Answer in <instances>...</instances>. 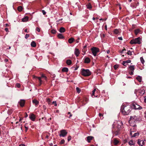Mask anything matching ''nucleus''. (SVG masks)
I'll return each mask as SVG.
<instances>
[{
  "label": "nucleus",
  "instance_id": "3",
  "mask_svg": "<svg viewBox=\"0 0 146 146\" xmlns=\"http://www.w3.org/2000/svg\"><path fill=\"white\" fill-rule=\"evenodd\" d=\"M141 38L139 37L135 38V39L132 40L130 42V43L131 44H140L141 43Z\"/></svg>",
  "mask_w": 146,
  "mask_h": 146
},
{
  "label": "nucleus",
  "instance_id": "64",
  "mask_svg": "<svg viewBox=\"0 0 146 146\" xmlns=\"http://www.w3.org/2000/svg\"><path fill=\"white\" fill-rule=\"evenodd\" d=\"M49 145L50 146H53V144L52 143H50Z\"/></svg>",
  "mask_w": 146,
  "mask_h": 146
},
{
  "label": "nucleus",
  "instance_id": "63",
  "mask_svg": "<svg viewBox=\"0 0 146 146\" xmlns=\"http://www.w3.org/2000/svg\"><path fill=\"white\" fill-rule=\"evenodd\" d=\"M110 51L109 50H108L107 51V54H109L110 53Z\"/></svg>",
  "mask_w": 146,
  "mask_h": 146
},
{
  "label": "nucleus",
  "instance_id": "15",
  "mask_svg": "<svg viewBox=\"0 0 146 146\" xmlns=\"http://www.w3.org/2000/svg\"><path fill=\"white\" fill-rule=\"evenodd\" d=\"M29 118L31 120L33 121H35V118H36L35 115L33 114H31L29 115Z\"/></svg>",
  "mask_w": 146,
  "mask_h": 146
},
{
  "label": "nucleus",
  "instance_id": "24",
  "mask_svg": "<svg viewBox=\"0 0 146 146\" xmlns=\"http://www.w3.org/2000/svg\"><path fill=\"white\" fill-rule=\"evenodd\" d=\"M59 31L61 33H64L65 31V29L63 27H61L59 30Z\"/></svg>",
  "mask_w": 146,
  "mask_h": 146
},
{
  "label": "nucleus",
  "instance_id": "41",
  "mask_svg": "<svg viewBox=\"0 0 146 146\" xmlns=\"http://www.w3.org/2000/svg\"><path fill=\"white\" fill-rule=\"evenodd\" d=\"M119 66L118 65L116 64L114 66L113 68L115 70H116L118 68Z\"/></svg>",
  "mask_w": 146,
  "mask_h": 146
},
{
  "label": "nucleus",
  "instance_id": "60",
  "mask_svg": "<svg viewBox=\"0 0 146 146\" xmlns=\"http://www.w3.org/2000/svg\"><path fill=\"white\" fill-rule=\"evenodd\" d=\"M25 32L26 33H28L29 32V31H28V30L27 29H25Z\"/></svg>",
  "mask_w": 146,
  "mask_h": 146
},
{
  "label": "nucleus",
  "instance_id": "37",
  "mask_svg": "<svg viewBox=\"0 0 146 146\" xmlns=\"http://www.w3.org/2000/svg\"><path fill=\"white\" fill-rule=\"evenodd\" d=\"M142 141V140L140 139H138L137 141V143L140 146H142V145H141L142 143H141V142Z\"/></svg>",
  "mask_w": 146,
  "mask_h": 146
},
{
  "label": "nucleus",
  "instance_id": "11",
  "mask_svg": "<svg viewBox=\"0 0 146 146\" xmlns=\"http://www.w3.org/2000/svg\"><path fill=\"white\" fill-rule=\"evenodd\" d=\"M123 124L122 123L121 121H119L117 122V125L116 127V128L117 129H120L123 126Z\"/></svg>",
  "mask_w": 146,
  "mask_h": 146
},
{
  "label": "nucleus",
  "instance_id": "29",
  "mask_svg": "<svg viewBox=\"0 0 146 146\" xmlns=\"http://www.w3.org/2000/svg\"><path fill=\"white\" fill-rule=\"evenodd\" d=\"M130 125L131 126L133 127H136V125L135 124V122H130Z\"/></svg>",
  "mask_w": 146,
  "mask_h": 146
},
{
  "label": "nucleus",
  "instance_id": "36",
  "mask_svg": "<svg viewBox=\"0 0 146 146\" xmlns=\"http://www.w3.org/2000/svg\"><path fill=\"white\" fill-rule=\"evenodd\" d=\"M113 32L115 34H117L119 33V30L117 29H115Z\"/></svg>",
  "mask_w": 146,
  "mask_h": 146
},
{
  "label": "nucleus",
  "instance_id": "38",
  "mask_svg": "<svg viewBox=\"0 0 146 146\" xmlns=\"http://www.w3.org/2000/svg\"><path fill=\"white\" fill-rule=\"evenodd\" d=\"M140 60L141 61V62L142 63V64H143L145 62L144 60L143 59V57H141L140 58Z\"/></svg>",
  "mask_w": 146,
  "mask_h": 146
},
{
  "label": "nucleus",
  "instance_id": "8",
  "mask_svg": "<svg viewBox=\"0 0 146 146\" xmlns=\"http://www.w3.org/2000/svg\"><path fill=\"white\" fill-rule=\"evenodd\" d=\"M92 53L94 56H96L97 53L100 51V50L99 48L94 47L91 48Z\"/></svg>",
  "mask_w": 146,
  "mask_h": 146
},
{
  "label": "nucleus",
  "instance_id": "30",
  "mask_svg": "<svg viewBox=\"0 0 146 146\" xmlns=\"http://www.w3.org/2000/svg\"><path fill=\"white\" fill-rule=\"evenodd\" d=\"M74 40V39L73 38H69L68 39V41L70 43H72Z\"/></svg>",
  "mask_w": 146,
  "mask_h": 146
},
{
  "label": "nucleus",
  "instance_id": "34",
  "mask_svg": "<svg viewBox=\"0 0 146 146\" xmlns=\"http://www.w3.org/2000/svg\"><path fill=\"white\" fill-rule=\"evenodd\" d=\"M136 79L138 80V81L139 82H141L142 79H141V78L140 76H138L136 78Z\"/></svg>",
  "mask_w": 146,
  "mask_h": 146
},
{
  "label": "nucleus",
  "instance_id": "32",
  "mask_svg": "<svg viewBox=\"0 0 146 146\" xmlns=\"http://www.w3.org/2000/svg\"><path fill=\"white\" fill-rule=\"evenodd\" d=\"M23 8L21 6H19V7H18V8H17L18 10L19 11H22L23 10Z\"/></svg>",
  "mask_w": 146,
  "mask_h": 146
},
{
  "label": "nucleus",
  "instance_id": "44",
  "mask_svg": "<svg viewBox=\"0 0 146 146\" xmlns=\"http://www.w3.org/2000/svg\"><path fill=\"white\" fill-rule=\"evenodd\" d=\"M29 36V35L28 34H26L25 36V38L26 39H27Z\"/></svg>",
  "mask_w": 146,
  "mask_h": 146
},
{
  "label": "nucleus",
  "instance_id": "43",
  "mask_svg": "<svg viewBox=\"0 0 146 146\" xmlns=\"http://www.w3.org/2000/svg\"><path fill=\"white\" fill-rule=\"evenodd\" d=\"M127 54L128 55H131V52L130 50L128 51L127 52Z\"/></svg>",
  "mask_w": 146,
  "mask_h": 146
},
{
  "label": "nucleus",
  "instance_id": "57",
  "mask_svg": "<svg viewBox=\"0 0 146 146\" xmlns=\"http://www.w3.org/2000/svg\"><path fill=\"white\" fill-rule=\"evenodd\" d=\"M99 116L101 117L102 116H103V115L102 114V113H99Z\"/></svg>",
  "mask_w": 146,
  "mask_h": 146
},
{
  "label": "nucleus",
  "instance_id": "50",
  "mask_svg": "<svg viewBox=\"0 0 146 146\" xmlns=\"http://www.w3.org/2000/svg\"><path fill=\"white\" fill-rule=\"evenodd\" d=\"M16 86H17V87L18 88H19L21 86L20 84L18 83L17 84H16Z\"/></svg>",
  "mask_w": 146,
  "mask_h": 146
},
{
  "label": "nucleus",
  "instance_id": "59",
  "mask_svg": "<svg viewBox=\"0 0 146 146\" xmlns=\"http://www.w3.org/2000/svg\"><path fill=\"white\" fill-rule=\"evenodd\" d=\"M144 102L146 103V96L144 97Z\"/></svg>",
  "mask_w": 146,
  "mask_h": 146
},
{
  "label": "nucleus",
  "instance_id": "61",
  "mask_svg": "<svg viewBox=\"0 0 146 146\" xmlns=\"http://www.w3.org/2000/svg\"><path fill=\"white\" fill-rule=\"evenodd\" d=\"M5 30L6 32H7L8 31V28H6L5 29Z\"/></svg>",
  "mask_w": 146,
  "mask_h": 146
},
{
  "label": "nucleus",
  "instance_id": "51",
  "mask_svg": "<svg viewBox=\"0 0 146 146\" xmlns=\"http://www.w3.org/2000/svg\"><path fill=\"white\" fill-rule=\"evenodd\" d=\"M42 13H43V14L44 15H45L46 14V12L44 10H42Z\"/></svg>",
  "mask_w": 146,
  "mask_h": 146
},
{
  "label": "nucleus",
  "instance_id": "10",
  "mask_svg": "<svg viewBox=\"0 0 146 146\" xmlns=\"http://www.w3.org/2000/svg\"><path fill=\"white\" fill-rule=\"evenodd\" d=\"M129 69L131 72H129V73L130 75H133V72L135 70V66L134 65H130L129 67Z\"/></svg>",
  "mask_w": 146,
  "mask_h": 146
},
{
  "label": "nucleus",
  "instance_id": "52",
  "mask_svg": "<svg viewBox=\"0 0 146 146\" xmlns=\"http://www.w3.org/2000/svg\"><path fill=\"white\" fill-rule=\"evenodd\" d=\"M42 108L44 110H45L46 109V107L45 105H44L43 106Z\"/></svg>",
  "mask_w": 146,
  "mask_h": 146
},
{
  "label": "nucleus",
  "instance_id": "31",
  "mask_svg": "<svg viewBox=\"0 0 146 146\" xmlns=\"http://www.w3.org/2000/svg\"><path fill=\"white\" fill-rule=\"evenodd\" d=\"M68 70V68L66 67H64L62 69V71L63 72H67Z\"/></svg>",
  "mask_w": 146,
  "mask_h": 146
},
{
  "label": "nucleus",
  "instance_id": "26",
  "mask_svg": "<svg viewBox=\"0 0 146 146\" xmlns=\"http://www.w3.org/2000/svg\"><path fill=\"white\" fill-rule=\"evenodd\" d=\"M58 37V38L60 39H63L64 38V37L62 34H59L57 36Z\"/></svg>",
  "mask_w": 146,
  "mask_h": 146
},
{
  "label": "nucleus",
  "instance_id": "16",
  "mask_svg": "<svg viewBox=\"0 0 146 146\" xmlns=\"http://www.w3.org/2000/svg\"><path fill=\"white\" fill-rule=\"evenodd\" d=\"M113 142L115 145H117L119 143V141L117 139L115 138L113 139Z\"/></svg>",
  "mask_w": 146,
  "mask_h": 146
},
{
  "label": "nucleus",
  "instance_id": "46",
  "mask_svg": "<svg viewBox=\"0 0 146 146\" xmlns=\"http://www.w3.org/2000/svg\"><path fill=\"white\" fill-rule=\"evenodd\" d=\"M65 142V141L64 139H63L61 140L60 141V144H63Z\"/></svg>",
  "mask_w": 146,
  "mask_h": 146
},
{
  "label": "nucleus",
  "instance_id": "19",
  "mask_svg": "<svg viewBox=\"0 0 146 146\" xmlns=\"http://www.w3.org/2000/svg\"><path fill=\"white\" fill-rule=\"evenodd\" d=\"M90 61V59L88 57L84 59V62L86 63H88Z\"/></svg>",
  "mask_w": 146,
  "mask_h": 146
},
{
  "label": "nucleus",
  "instance_id": "39",
  "mask_svg": "<svg viewBox=\"0 0 146 146\" xmlns=\"http://www.w3.org/2000/svg\"><path fill=\"white\" fill-rule=\"evenodd\" d=\"M76 90L77 92L78 93H80L81 91V89H80L78 87H76Z\"/></svg>",
  "mask_w": 146,
  "mask_h": 146
},
{
  "label": "nucleus",
  "instance_id": "20",
  "mask_svg": "<svg viewBox=\"0 0 146 146\" xmlns=\"http://www.w3.org/2000/svg\"><path fill=\"white\" fill-rule=\"evenodd\" d=\"M138 93L140 95L142 96L145 93V91L144 90H139Z\"/></svg>",
  "mask_w": 146,
  "mask_h": 146
},
{
  "label": "nucleus",
  "instance_id": "48",
  "mask_svg": "<svg viewBox=\"0 0 146 146\" xmlns=\"http://www.w3.org/2000/svg\"><path fill=\"white\" fill-rule=\"evenodd\" d=\"M117 6H118L119 7V9L120 10H121V5L119 3H118L117 4Z\"/></svg>",
  "mask_w": 146,
  "mask_h": 146
},
{
  "label": "nucleus",
  "instance_id": "14",
  "mask_svg": "<svg viewBox=\"0 0 146 146\" xmlns=\"http://www.w3.org/2000/svg\"><path fill=\"white\" fill-rule=\"evenodd\" d=\"M96 89H94L92 92V93L91 94L92 96V97H98V95H96Z\"/></svg>",
  "mask_w": 146,
  "mask_h": 146
},
{
  "label": "nucleus",
  "instance_id": "2",
  "mask_svg": "<svg viewBox=\"0 0 146 146\" xmlns=\"http://www.w3.org/2000/svg\"><path fill=\"white\" fill-rule=\"evenodd\" d=\"M82 75L84 76H88L91 74V73L88 69H82L81 71Z\"/></svg>",
  "mask_w": 146,
  "mask_h": 146
},
{
  "label": "nucleus",
  "instance_id": "6",
  "mask_svg": "<svg viewBox=\"0 0 146 146\" xmlns=\"http://www.w3.org/2000/svg\"><path fill=\"white\" fill-rule=\"evenodd\" d=\"M139 120V116L134 115L131 116L130 117V120H129V122H136L138 121Z\"/></svg>",
  "mask_w": 146,
  "mask_h": 146
},
{
  "label": "nucleus",
  "instance_id": "13",
  "mask_svg": "<svg viewBox=\"0 0 146 146\" xmlns=\"http://www.w3.org/2000/svg\"><path fill=\"white\" fill-rule=\"evenodd\" d=\"M130 136L132 137H137L139 135V132H137L134 133L133 135L132 133V131H131L130 133Z\"/></svg>",
  "mask_w": 146,
  "mask_h": 146
},
{
  "label": "nucleus",
  "instance_id": "47",
  "mask_svg": "<svg viewBox=\"0 0 146 146\" xmlns=\"http://www.w3.org/2000/svg\"><path fill=\"white\" fill-rule=\"evenodd\" d=\"M71 136L70 135L68 137V141H69L71 139Z\"/></svg>",
  "mask_w": 146,
  "mask_h": 146
},
{
  "label": "nucleus",
  "instance_id": "35",
  "mask_svg": "<svg viewBox=\"0 0 146 146\" xmlns=\"http://www.w3.org/2000/svg\"><path fill=\"white\" fill-rule=\"evenodd\" d=\"M131 131L132 133V132H133L136 131V129L135 128V127H133L131 128Z\"/></svg>",
  "mask_w": 146,
  "mask_h": 146
},
{
  "label": "nucleus",
  "instance_id": "25",
  "mask_svg": "<svg viewBox=\"0 0 146 146\" xmlns=\"http://www.w3.org/2000/svg\"><path fill=\"white\" fill-rule=\"evenodd\" d=\"M87 141L88 142H90V141L92 140L93 138V137L92 136H88L87 137Z\"/></svg>",
  "mask_w": 146,
  "mask_h": 146
},
{
  "label": "nucleus",
  "instance_id": "28",
  "mask_svg": "<svg viewBox=\"0 0 146 146\" xmlns=\"http://www.w3.org/2000/svg\"><path fill=\"white\" fill-rule=\"evenodd\" d=\"M86 6L87 9H90L92 8V6L90 3H89L86 5Z\"/></svg>",
  "mask_w": 146,
  "mask_h": 146
},
{
  "label": "nucleus",
  "instance_id": "56",
  "mask_svg": "<svg viewBox=\"0 0 146 146\" xmlns=\"http://www.w3.org/2000/svg\"><path fill=\"white\" fill-rule=\"evenodd\" d=\"M118 38L119 39V40H123L122 38L121 37H119Z\"/></svg>",
  "mask_w": 146,
  "mask_h": 146
},
{
  "label": "nucleus",
  "instance_id": "18",
  "mask_svg": "<svg viewBox=\"0 0 146 146\" xmlns=\"http://www.w3.org/2000/svg\"><path fill=\"white\" fill-rule=\"evenodd\" d=\"M74 54L76 56H78L80 54L79 51L78 49L75 48Z\"/></svg>",
  "mask_w": 146,
  "mask_h": 146
},
{
  "label": "nucleus",
  "instance_id": "22",
  "mask_svg": "<svg viewBox=\"0 0 146 146\" xmlns=\"http://www.w3.org/2000/svg\"><path fill=\"white\" fill-rule=\"evenodd\" d=\"M140 32H141V31L139 29H135L134 31L135 34L136 35H137L139 33H140Z\"/></svg>",
  "mask_w": 146,
  "mask_h": 146
},
{
  "label": "nucleus",
  "instance_id": "7",
  "mask_svg": "<svg viewBox=\"0 0 146 146\" xmlns=\"http://www.w3.org/2000/svg\"><path fill=\"white\" fill-rule=\"evenodd\" d=\"M112 127L113 128L112 130V133L113 135H117L120 134V129L115 128L114 124L112 125Z\"/></svg>",
  "mask_w": 146,
  "mask_h": 146
},
{
  "label": "nucleus",
  "instance_id": "42",
  "mask_svg": "<svg viewBox=\"0 0 146 146\" xmlns=\"http://www.w3.org/2000/svg\"><path fill=\"white\" fill-rule=\"evenodd\" d=\"M131 62V61L130 60H128L126 61H124V63L127 64V63H130Z\"/></svg>",
  "mask_w": 146,
  "mask_h": 146
},
{
  "label": "nucleus",
  "instance_id": "21",
  "mask_svg": "<svg viewBox=\"0 0 146 146\" xmlns=\"http://www.w3.org/2000/svg\"><path fill=\"white\" fill-rule=\"evenodd\" d=\"M29 17L28 16H25L22 19V21L23 22H27L28 21Z\"/></svg>",
  "mask_w": 146,
  "mask_h": 146
},
{
  "label": "nucleus",
  "instance_id": "45",
  "mask_svg": "<svg viewBox=\"0 0 146 146\" xmlns=\"http://www.w3.org/2000/svg\"><path fill=\"white\" fill-rule=\"evenodd\" d=\"M126 51V49L124 48L120 52L121 53H123L124 52Z\"/></svg>",
  "mask_w": 146,
  "mask_h": 146
},
{
  "label": "nucleus",
  "instance_id": "62",
  "mask_svg": "<svg viewBox=\"0 0 146 146\" xmlns=\"http://www.w3.org/2000/svg\"><path fill=\"white\" fill-rule=\"evenodd\" d=\"M28 116V115L26 113H25V117H27Z\"/></svg>",
  "mask_w": 146,
  "mask_h": 146
},
{
  "label": "nucleus",
  "instance_id": "5",
  "mask_svg": "<svg viewBox=\"0 0 146 146\" xmlns=\"http://www.w3.org/2000/svg\"><path fill=\"white\" fill-rule=\"evenodd\" d=\"M131 108H133L135 110H140L142 108L141 106L137 104L136 103L134 102L133 103L131 104Z\"/></svg>",
  "mask_w": 146,
  "mask_h": 146
},
{
  "label": "nucleus",
  "instance_id": "58",
  "mask_svg": "<svg viewBox=\"0 0 146 146\" xmlns=\"http://www.w3.org/2000/svg\"><path fill=\"white\" fill-rule=\"evenodd\" d=\"M142 144L141 145H142V146L144 145V141L142 140Z\"/></svg>",
  "mask_w": 146,
  "mask_h": 146
},
{
  "label": "nucleus",
  "instance_id": "23",
  "mask_svg": "<svg viewBox=\"0 0 146 146\" xmlns=\"http://www.w3.org/2000/svg\"><path fill=\"white\" fill-rule=\"evenodd\" d=\"M128 144L130 145L131 146L134 145L135 143L132 140H131L128 142Z\"/></svg>",
  "mask_w": 146,
  "mask_h": 146
},
{
  "label": "nucleus",
  "instance_id": "4",
  "mask_svg": "<svg viewBox=\"0 0 146 146\" xmlns=\"http://www.w3.org/2000/svg\"><path fill=\"white\" fill-rule=\"evenodd\" d=\"M34 78L35 79H38V80L39 82V86H40L42 83L43 81L41 79V78H44L45 80H46L47 79V77L44 74H42L41 77L35 76Z\"/></svg>",
  "mask_w": 146,
  "mask_h": 146
},
{
  "label": "nucleus",
  "instance_id": "9",
  "mask_svg": "<svg viewBox=\"0 0 146 146\" xmlns=\"http://www.w3.org/2000/svg\"><path fill=\"white\" fill-rule=\"evenodd\" d=\"M60 133L59 134L60 137H64L67 134V132L65 130H62L60 131Z\"/></svg>",
  "mask_w": 146,
  "mask_h": 146
},
{
  "label": "nucleus",
  "instance_id": "54",
  "mask_svg": "<svg viewBox=\"0 0 146 146\" xmlns=\"http://www.w3.org/2000/svg\"><path fill=\"white\" fill-rule=\"evenodd\" d=\"M25 131L26 132H27V130L28 129V127H26V126H25Z\"/></svg>",
  "mask_w": 146,
  "mask_h": 146
},
{
  "label": "nucleus",
  "instance_id": "12",
  "mask_svg": "<svg viewBox=\"0 0 146 146\" xmlns=\"http://www.w3.org/2000/svg\"><path fill=\"white\" fill-rule=\"evenodd\" d=\"M25 101L24 100L21 99L20 101L19 102V104L20 105L21 107H23L24 106Z\"/></svg>",
  "mask_w": 146,
  "mask_h": 146
},
{
  "label": "nucleus",
  "instance_id": "17",
  "mask_svg": "<svg viewBox=\"0 0 146 146\" xmlns=\"http://www.w3.org/2000/svg\"><path fill=\"white\" fill-rule=\"evenodd\" d=\"M32 102L36 106H37L39 104V102L36 99H34L33 100Z\"/></svg>",
  "mask_w": 146,
  "mask_h": 146
},
{
  "label": "nucleus",
  "instance_id": "49",
  "mask_svg": "<svg viewBox=\"0 0 146 146\" xmlns=\"http://www.w3.org/2000/svg\"><path fill=\"white\" fill-rule=\"evenodd\" d=\"M36 31H38V32H40V29L38 27H36Z\"/></svg>",
  "mask_w": 146,
  "mask_h": 146
},
{
  "label": "nucleus",
  "instance_id": "40",
  "mask_svg": "<svg viewBox=\"0 0 146 146\" xmlns=\"http://www.w3.org/2000/svg\"><path fill=\"white\" fill-rule=\"evenodd\" d=\"M51 33L52 34H55L56 33V31L54 29H52L51 30Z\"/></svg>",
  "mask_w": 146,
  "mask_h": 146
},
{
  "label": "nucleus",
  "instance_id": "53",
  "mask_svg": "<svg viewBox=\"0 0 146 146\" xmlns=\"http://www.w3.org/2000/svg\"><path fill=\"white\" fill-rule=\"evenodd\" d=\"M52 104H54V106H57V104H56V101H55V102H54V101L53 102H52Z\"/></svg>",
  "mask_w": 146,
  "mask_h": 146
},
{
  "label": "nucleus",
  "instance_id": "55",
  "mask_svg": "<svg viewBox=\"0 0 146 146\" xmlns=\"http://www.w3.org/2000/svg\"><path fill=\"white\" fill-rule=\"evenodd\" d=\"M122 64L123 65L125 66H127V65H128V64H126V63H125V64H124V61L122 63Z\"/></svg>",
  "mask_w": 146,
  "mask_h": 146
},
{
  "label": "nucleus",
  "instance_id": "27",
  "mask_svg": "<svg viewBox=\"0 0 146 146\" xmlns=\"http://www.w3.org/2000/svg\"><path fill=\"white\" fill-rule=\"evenodd\" d=\"M31 46L33 47H35L36 46V43L34 41H33L31 43Z\"/></svg>",
  "mask_w": 146,
  "mask_h": 146
},
{
  "label": "nucleus",
  "instance_id": "1",
  "mask_svg": "<svg viewBox=\"0 0 146 146\" xmlns=\"http://www.w3.org/2000/svg\"><path fill=\"white\" fill-rule=\"evenodd\" d=\"M132 108L129 105H123L121 106L120 109L121 111L124 115H127L131 112Z\"/></svg>",
  "mask_w": 146,
  "mask_h": 146
},
{
  "label": "nucleus",
  "instance_id": "33",
  "mask_svg": "<svg viewBox=\"0 0 146 146\" xmlns=\"http://www.w3.org/2000/svg\"><path fill=\"white\" fill-rule=\"evenodd\" d=\"M66 63L68 65H70L72 63V61L70 60H66Z\"/></svg>",
  "mask_w": 146,
  "mask_h": 146
}]
</instances>
